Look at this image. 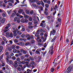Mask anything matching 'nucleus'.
I'll use <instances>...</instances> for the list:
<instances>
[{
	"mask_svg": "<svg viewBox=\"0 0 73 73\" xmlns=\"http://www.w3.org/2000/svg\"><path fill=\"white\" fill-rule=\"evenodd\" d=\"M72 70H73V65L71 64L67 68V69L65 70L64 73H69Z\"/></svg>",
	"mask_w": 73,
	"mask_h": 73,
	"instance_id": "1",
	"label": "nucleus"
},
{
	"mask_svg": "<svg viewBox=\"0 0 73 73\" xmlns=\"http://www.w3.org/2000/svg\"><path fill=\"white\" fill-rule=\"evenodd\" d=\"M13 35L14 36H17V33H17V34L19 35L20 31L17 30H14V31H13Z\"/></svg>",
	"mask_w": 73,
	"mask_h": 73,
	"instance_id": "2",
	"label": "nucleus"
},
{
	"mask_svg": "<svg viewBox=\"0 0 73 73\" xmlns=\"http://www.w3.org/2000/svg\"><path fill=\"white\" fill-rule=\"evenodd\" d=\"M35 36L36 37H37L36 38L37 40H38L40 39V35H39V33H38V31L36 32L35 34Z\"/></svg>",
	"mask_w": 73,
	"mask_h": 73,
	"instance_id": "3",
	"label": "nucleus"
},
{
	"mask_svg": "<svg viewBox=\"0 0 73 73\" xmlns=\"http://www.w3.org/2000/svg\"><path fill=\"white\" fill-rule=\"evenodd\" d=\"M5 21V18L1 17V18H0V21L1 23L2 24H3V23H4V22Z\"/></svg>",
	"mask_w": 73,
	"mask_h": 73,
	"instance_id": "4",
	"label": "nucleus"
},
{
	"mask_svg": "<svg viewBox=\"0 0 73 73\" xmlns=\"http://www.w3.org/2000/svg\"><path fill=\"white\" fill-rule=\"evenodd\" d=\"M56 30L53 29L52 31H51L50 32V36H51L52 35H55V33H56Z\"/></svg>",
	"mask_w": 73,
	"mask_h": 73,
	"instance_id": "5",
	"label": "nucleus"
},
{
	"mask_svg": "<svg viewBox=\"0 0 73 73\" xmlns=\"http://www.w3.org/2000/svg\"><path fill=\"white\" fill-rule=\"evenodd\" d=\"M13 65L14 66V67L16 68V67L17 66V65H17V62L16 61H15L14 63L13 64Z\"/></svg>",
	"mask_w": 73,
	"mask_h": 73,
	"instance_id": "6",
	"label": "nucleus"
},
{
	"mask_svg": "<svg viewBox=\"0 0 73 73\" xmlns=\"http://www.w3.org/2000/svg\"><path fill=\"white\" fill-rule=\"evenodd\" d=\"M34 36L33 35H31V36L27 38V40H29L30 39H34Z\"/></svg>",
	"mask_w": 73,
	"mask_h": 73,
	"instance_id": "7",
	"label": "nucleus"
},
{
	"mask_svg": "<svg viewBox=\"0 0 73 73\" xmlns=\"http://www.w3.org/2000/svg\"><path fill=\"white\" fill-rule=\"evenodd\" d=\"M26 66L27 68H29V67L31 66V64H29L28 65V64H29V62H26Z\"/></svg>",
	"mask_w": 73,
	"mask_h": 73,
	"instance_id": "8",
	"label": "nucleus"
},
{
	"mask_svg": "<svg viewBox=\"0 0 73 73\" xmlns=\"http://www.w3.org/2000/svg\"><path fill=\"white\" fill-rule=\"evenodd\" d=\"M1 62L2 64L0 63V68H2V66H5V63H3V61H1Z\"/></svg>",
	"mask_w": 73,
	"mask_h": 73,
	"instance_id": "9",
	"label": "nucleus"
},
{
	"mask_svg": "<svg viewBox=\"0 0 73 73\" xmlns=\"http://www.w3.org/2000/svg\"><path fill=\"white\" fill-rule=\"evenodd\" d=\"M11 27V24L9 23L7 25V26L5 27V29H8L9 28Z\"/></svg>",
	"mask_w": 73,
	"mask_h": 73,
	"instance_id": "10",
	"label": "nucleus"
},
{
	"mask_svg": "<svg viewBox=\"0 0 73 73\" xmlns=\"http://www.w3.org/2000/svg\"><path fill=\"white\" fill-rule=\"evenodd\" d=\"M40 26L41 27H42L44 28V27H45V23H41L40 24Z\"/></svg>",
	"mask_w": 73,
	"mask_h": 73,
	"instance_id": "11",
	"label": "nucleus"
},
{
	"mask_svg": "<svg viewBox=\"0 0 73 73\" xmlns=\"http://www.w3.org/2000/svg\"><path fill=\"white\" fill-rule=\"evenodd\" d=\"M56 38H57V37L55 36H54L53 38L51 41V42H53L56 39Z\"/></svg>",
	"mask_w": 73,
	"mask_h": 73,
	"instance_id": "12",
	"label": "nucleus"
},
{
	"mask_svg": "<svg viewBox=\"0 0 73 73\" xmlns=\"http://www.w3.org/2000/svg\"><path fill=\"white\" fill-rule=\"evenodd\" d=\"M53 46H52L50 48V49H51V54L52 55L53 54V52L52 51L53 50Z\"/></svg>",
	"mask_w": 73,
	"mask_h": 73,
	"instance_id": "13",
	"label": "nucleus"
},
{
	"mask_svg": "<svg viewBox=\"0 0 73 73\" xmlns=\"http://www.w3.org/2000/svg\"><path fill=\"white\" fill-rule=\"evenodd\" d=\"M18 19L19 18L17 17H16L14 18V21L15 22H16Z\"/></svg>",
	"mask_w": 73,
	"mask_h": 73,
	"instance_id": "14",
	"label": "nucleus"
},
{
	"mask_svg": "<svg viewBox=\"0 0 73 73\" xmlns=\"http://www.w3.org/2000/svg\"><path fill=\"white\" fill-rule=\"evenodd\" d=\"M3 56L4 54H3L0 56V61H1H1H3L1 60V59H2V58H3Z\"/></svg>",
	"mask_w": 73,
	"mask_h": 73,
	"instance_id": "15",
	"label": "nucleus"
},
{
	"mask_svg": "<svg viewBox=\"0 0 73 73\" xmlns=\"http://www.w3.org/2000/svg\"><path fill=\"white\" fill-rule=\"evenodd\" d=\"M24 17L25 19H28V18L29 17V16L25 14V15H24Z\"/></svg>",
	"mask_w": 73,
	"mask_h": 73,
	"instance_id": "16",
	"label": "nucleus"
},
{
	"mask_svg": "<svg viewBox=\"0 0 73 73\" xmlns=\"http://www.w3.org/2000/svg\"><path fill=\"white\" fill-rule=\"evenodd\" d=\"M41 1H39L37 0L36 3L38 5H40L41 4Z\"/></svg>",
	"mask_w": 73,
	"mask_h": 73,
	"instance_id": "17",
	"label": "nucleus"
},
{
	"mask_svg": "<svg viewBox=\"0 0 73 73\" xmlns=\"http://www.w3.org/2000/svg\"><path fill=\"white\" fill-rule=\"evenodd\" d=\"M8 37H13V34L12 33H10Z\"/></svg>",
	"mask_w": 73,
	"mask_h": 73,
	"instance_id": "18",
	"label": "nucleus"
},
{
	"mask_svg": "<svg viewBox=\"0 0 73 73\" xmlns=\"http://www.w3.org/2000/svg\"><path fill=\"white\" fill-rule=\"evenodd\" d=\"M41 4L43 7H44V3H43L42 1H41Z\"/></svg>",
	"mask_w": 73,
	"mask_h": 73,
	"instance_id": "19",
	"label": "nucleus"
},
{
	"mask_svg": "<svg viewBox=\"0 0 73 73\" xmlns=\"http://www.w3.org/2000/svg\"><path fill=\"white\" fill-rule=\"evenodd\" d=\"M15 14L14 13H13L11 16H10V18L11 19H12V17H15Z\"/></svg>",
	"mask_w": 73,
	"mask_h": 73,
	"instance_id": "20",
	"label": "nucleus"
},
{
	"mask_svg": "<svg viewBox=\"0 0 73 73\" xmlns=\"http://www.w3.org/2000/svg\"><path fill=\"white\" fill-rule=\"evenodd\" d=\"M11 48L12 49H14L16 48V45L15 44H13L11 46Z\"/></svg>",
	"mask_w": 73,
	"mask_h": 73,
	"instance_id": "21",
	"label": "nucleus"
},
{
	"mask_svg": "<svg viewBox=\"0 0 73 73\" xmlns=\"http://www.w3.org/2000/svg\"><path fill=\"white\" fill-rule=\"evenodd\" d=\"M37 0H32L31 1V3H36V2H37Z\"/></svg>",
	"mask_w": 73,
	"mask_h": 73,
	"instance_id": "22",
	"label": "nucleus"
},
{
	"mask_svg": "<svg viewBox=\"0 0 73 73\" xmlns=\"http://www.w3.org/2000/svg\"><path fill=\"white\" fill-rule=\"evenodd\" d=\"M25 36L27 38H29V37H30V35L29 34H26L25 35Z\"/></svg>",
	"mask_w": 73,
	"mask_h": 73,
	"instance_id": "23",
	"label": "nucleus"
},
{
	"mask_svg": "<svg viewBox=\"0 0 73 73\" xmlns=\"http://www.w3.org/2000/svg\"><path fill=\"white\" fill-rule=\"evenodd\" d=\"M35 40H31V44H35Z\"/></svg>",
	"mask_w": 73,
	"mask_h": 73,
	"instance_id": "24",
	"label": "nucleus"
},
{
	"mask_svg": "<svg viewBox=\"0 0 73 73\" xmlns=\"http://www.w3.org/2000/svg\"><path fill=\"white\" fill-rule=\"evenodd\" d=\"M73 61V58L71 59V60L68 62V65H70L71 64V62H72Z\"/></svg>",
	"mask_w": 73,
	"mask_h": 73,
	"instance_id": "25",
	"label": "nucleus"
},
{
	"mask_svg": "<svg viewBox=\"0 0 73 73\" xmlns=\"http://www.w3.org/2000/svg\"><path fill=\"white\" fill-rule=\"evenodd\" d=\"M7 49L9 51H11L12 50V48L10 47H8Z\"/></svg>",
	"mask_w": 73,
	"mask_h": 73,
	"instance_id": "26",
	"label": "nucleus"
},
{
	"mask_svg": "<svg viewBox=\"0 0 73 73\" xmlns=\"http://www.w3.org/2000/svg\"><path fill=\"white\" fill-rule=\"evenodd\" d=\"M29 58H30V60L31 61H33L34 60V58H33L32 57H30Z\"/></svg>",
	"mask_w": 73,
	"mask_h": 73,
	"instance_id": "27",
	"label": "nucleus"
},
{
	"mask_svg": "<svg viewBox=\"0 0 73 73\" xmlns=\"http://www.w3.org/2000/svg\"><path fill=\"white\" fill-rule=\"evenodd\" d=\"M32 5L34 7V8H35L36 7V4L35 3H33L32 4Z\"/></svg>",
	"mask_w": 73,
	"mask_h": 73,
	"instance_id": "28",
	"label": "nucleus"
},
{
	"mask_svg": "<svg viewBox=\"0 0 73 73\" xmlns=\"http://www.w3.org/2000/svg\"><path fill=\"white\" fill-rule=\"evenodd\" d=\"M28 27L29 29H31V28H33V26L31 25H29L28 26Z\"/></svg>",
	"mask_w": 73,
	"mask_h": 73,
	"instance_id": "29",
	"label": "nucleus"
},
{
	"mask_svg": "<svg viewBox=\"0 0 73 73\" xmlns=\"http://www.w3.org/2000/svg\"><path fill=\"white\" fill-rule=\"evenodd\" d=\"M21 23H25V19L24 18L22 19H21Z\"/></svg>",
	"mask_w": 73,
	"mask_h": 73,
	"instance_id": "30",
	"label": "nucleus"
},
{
	"mask_svg": "<svg viewBox=\"0 0 73 73\" xmlns=\"http://www.w3.org/2000/svg\"><path fill=\"white\" fill-rule=\"evenodd\" d=\"M30 64L32 65H34V64H35V62L33 61H31L30 62Z\"/></svg>",
	"mask_w": 73,
	"mask_h": 73,
	"instance_id": "31",
	"label": "nucleus"
},
{
	"mask_svg": "<svg viewBox=\"0 0 73 73\" xmlns=\"http://www.w3.org/2000/svg\"><path fill=\"white\" fill-rule=\"evenodd\" d=\"M25 36V35L24 34H22L21 35V37L22 38H24V37Z\"/></svg>",
	"mask_w": 73,
	"mask_h": 73,
	"instance_id": "32",
	"label": "nucleus"
},
{
	"mask_svg": "<svg viewBox=\"0 0 73 73\" xmlns=\"http://www.w3.org/2000/svg\"><path fill=\"white\" fill-rule=\"evenodd\" d=\"M2 16L3 17H6V14H5V13H3L2 14Z\"/></svg>",
	"mask_w": 73,
	"mask_h": 73,
	"instance_id": "33",
	"label": "nucleus"
},
{
	"mask_svg": "<svg viewBox=\"0 0 73 73\" xmlns=\"http://www.w3.org/2000/svg\"><path fill=\"white\" fill-rule=\"evenodd\" d=\"M37 32H42V29H40L38 30Z\"/></svg>",
	"mask_w": 73,
	"mask_h": 73,
	"instance_id": "34",
	"label": "nucleus"
},
{
	"mask_svg": "<svg viewBox=\"0 0 73 73\" xmlns=\"http://www.w3.org/2000/svg\"><path fill=\"white\" fill-rule=\"evenodd\" d=\"M54 68H52L50 69V71H51V72H53L54 71Z\"/></svg>",
	"mask_w": 73,
	"mask_h": 73,
	"instance_id": "35",
	"label": "nucleus"
},
{
	"mask_svg": "<svg viewBox=\"0 0 73 73\" xmlns=\"http://www.w3.org/2000/svg\"><path fill=\"white\" fill-rule=\"evenodd\" d=\"M58 8V7H57V5H55V6L54 7V9H56Z\"/></svg>",
	"mask_w": 73,
	"mask_h": 73,
	"instance_id": "36",
	"label": "nucleus"
},
{
	"mask_svg": "<svg viewBox=\"0 0 73 73\" xmlns=\"http://www.w3.org/2000/svg\"><path fill=\"white\" fill-rule=\"evenodd\" d=\"M35 52L36 54H40V52H39V51L37 50Z\"/></svg>",
	"mask_w": 73,
	"mask_h": 73,
	"instance_id": "37",
	"label": "nucleus"
},
{
	"mask_svg": "<svg viewBox=\"0 0 73 73\" xmlns=\"http://www.w3.org/2000/svg\"><path fill=\"white\" fill-rule=\"evenodd\" d=\"M9 62L10 64H13V62L11 60H9Z\"/></svg>",
	"mask_w": 73,
	"mask_h": 73,
	"instance_id": "38",
	"label": "nucleus"
},
{
	"mask_svg": "<svg viewBox=\"0 0 73 73\" xmlns=\"http://www.w3.org/2000/svg\"><path fill=\"white\" fill-rule=\"evenodd\" d=\"M45 7L46 8H48L49 7V5L48 4H45Z\"/></svg>",
	"mask_w": 73,
	"mask_h": 73,
	"instance_id": "39",
	"label": "nucleus"
},
{
	"mask_svg": "<svg viewBox=\"0 0 73 73\" xmlns=\"http://www.w3.org/2000/svg\"><path fill=\"white\" fill-rule=\"evenodd\" d=\"M25 12L27 14H29V11L28 10H26Z\"/></svg>",
	"mask_w": 73,
	"mask_h": 73,
	"instance_id": "40",
	"label": "nucleus"
},
{
	"mask_svg": "<svg viewBox=\"0 0 73 73\" xmlns=\"http://www.w3.org/2000/svg\"><path fill=\"white\" fill-rule=\"evenodd\" d=\"M47 19H48L49 20H50L51 18V16L49 15L47 17Z\"/></svg>",
	"mask_w": 73,
	"mask_h": 73,
	"instance_id": "41",
	"label": "nucleus"
},
{
	"mask_svg": "<svg viewBox=\"0 0 73 73\" xmlns=\"http://www.w3.org/2000/svg\"><path fill=\"white\" fill-rule=\"evenodd\" d=\"M3 50V47L2 46H0V50L2 51Z\"/></svg>",
	"mask_w": 73,
	"mask_h": 73,
	"instance_id": "42",
	"label": "nucleus"
},
{
	"mask_svg": "<svg viewBox=\"0 0 73 73\" xmlns=\"http://www.w3.org/2000/svg\"><path fill=\"white\" fill-rule=\"evenodd\" d=\"M6 35L8 37L9 35V33L8 32H7L6 33Z\"/></svg>",
	"mask_w": 73,
	"mask_h": 73,
	"instance_id": "43",
	"label": "nucleus"
},
{
	"mask_svg": "<svg viewBox=\"0 0 73 73\" xmlns=\"http://www.w3.org/2000/svg\"><path fill=\"white\" fill-rule=\"evenodd\" d=\"M17 52V50H16V49H14L13 50V52L14 53H16V52Z\"/></svg>",
	"mask_w": 73,
	"mask_h": 73,
	"instance_id": "44",
	"label": "nucleus"
},
{
	"mask_svg": "<svg viewBox=\"0 0 73 73\" xmlns=\"http://www.w3.org/2000/svg\"><path fill=\"white\" fill-rule=\"evenodd\" d=\"M14 42H15L17 43L19 42V40L17 39H15L14 40Z\"/></svg>",
	"mask_w": 73,
	"mask_h": 73,
	"instance_id": "45",
	"label": "nucleus"
},
{
	"mask_svg": "<svg viewBox=\"0 0 73 73\" xmlns=\"http://www.w3.org/2000/svg\"><path fill=\"white\" fill-rule=\"evenodd\" d=\"M8 5H9V6H12L13 5L11 3H8Z\"/></svg>",
	"mask_w": 73,
	"mask_h": 73,
	"instance_id": "46",
	"label": "nucleus"
},
{
	"mask_svg": "<svg viewBox=\"0 0 73 73\" xmlns=\"http://www.w3.org/2000/svg\"><path fill=\"white\" fill-rule=\"evenodd\" d=\"M30 44V43L29 42H27L25 43V45H28Z\"/></svg>",
	"mask_w": 73,
	"mask_h": 73,
	"instance_id": "47",
	"label": "nucleus"
},
{
	"mask_svg": "<svg viewBox=\"0 0 73 73\" xmlns=\"http://www.w3.org/2000/svg\"><path fill=\"white\" fill-rule=\"evenodd\" d=\"M3 40H4V41H7V39H6V38H5V37L3 36Z\"/></svg>",
	"mask_w": 73,
	"mask_h": 73,
	"instance_id": "48",
	"label": "nucleus"
},
{
	"mask_svg": "<svg viewBox=\"0 0 73 73\" xmlns=\"http://www.w3.org/2000/svg\"><path fill=\"white\" fill-rule=\"evenodd\" d=\"M39 9H40V10H41V11H43V8L42 7H40L39 8Z\"/></svg>",
	"mask_w": 73,
	"mask_h": 73,
	"instance_id": "49",
	"label": "nucleus"
},
{
	"mask_svg": "<svg viewBox=\"0 0 73 73\" xmlns=\"http://www.w3.org/2000/svg\"><path fill=\"white\" fill-rule=\"evenodd\" d=\"M33 11L31 10L30 11V14L31 15H33Z\"/></svg>",
	"mask_w": 73,
	"mask_h": 73,
	"instance_id": "50",
	"label": "nucleus"
},
{
	"mask_svg": "<svg viewBox=\"0 0 73 73\" xmlns=\"http://www.w3.org/2000/svg\"><path fill=\"white\" fill-rule=\"evenodd\" d=\"M41 56H38V61H40L41 60Z\"/></svg>",
	"mask_w": 73,
	"mask_h": 73,
	"instance_id": "51",
	"label": "nucleus"
},
{
	"mask_svg": "<svg viewBox=\"0 0 73 73\" xmlns=\"http://www.w3.org/2000/svg\"><path fill=\"white\" fill-rule=\"evenodd\" d=\"M21 60H24V57L23 56H21Z\"/></svg>",
	"mask_w": 73,
	"mask_h": 73,
	"instance_id": "52",
	"label": "nucleus"
},
{
	"mask_svg": "<svg viewBox=\"0 0 73 73\" xmlns=\"http://www.w3.org/2000/svg\"><path fill=\"white\" fill-rule=\"evenodd\" d=\"M28 24L29 25H32V23L30 22H29L28 23Z\"/></svg>",
	"mask_w": 73,
	"mask_h": 73,
	"instance_id": "53",
	"label": "nucleus"
},
{
	"mask_svg": "<svg viewBox=\"0 0 73 73\" xmlns=\"http://www.w3.org/2000/svg\"><path fill=\"white\" fill-rule=\"evenodd\" d=\"M5 55H6V56H8V55H9V52H6L5 53Z\"/></svg>",
	"mask_w": 73,
	"mask_h": 73,
	"instance_id": "54",
	"label": "nucleus"
},
{
	"mask_svg": "<svg viewBox=\"0 0 73 73\" xmlns=\"http://www.w3.org/2000/svg\"><path fill=\"white\" fill-rule=\"evenodd\" d=\"M23 52L24 54H27V51L24 50L23 51Z\"/></svg>",
	"mask_w": 73,
	"mask_h": 73,
	"instance_id": "55",
	"label": "nucleus"
},
{
	"mask_svg": "<svg viewBox=\"0 0 73 73\" xmlns=\"http://www.w3.org/2000/svg\"><path fill=\"white\" fill-rule=\"evenodd\" d=\"M25 57H29V55L28 54H27L25 55Z\"/></svg>",
	"mask_w": 73,
	"mask_h": 73,
	"instance_id": "56",
	"label": "nucleus"
},
{
	"mask_svg": "<svg viewBox=\"0 0 73 73\" xmlns=\"http://www.w3.org/2000/svg\"><path fill=\"white\" fill-rule=\"evenodd\" d=\"M18 63V64H22V62L20 61H19Z\"/></svg>",
	"mask_w": 73,
	"mask_h": 73,
	"instance_id": "57",
	"label": "nucleus"
},
{
	"mask_svg": "<svg viewBox=\"0 0 73 73\" xmlns=\"http://www.w3.org/2000/svg\"><path fill=\"white\" fill-rule=\"evenodd\" d=\"M8 31V29H5L4 30V32H7Z\"/></svg>",
	"mask_w": 73,
	"mask_h": 73,
	"instance_id": "58",
	"label": "nucleus"
},
{
	"mask_svg": "<svg viewBox=\"0 0 73 73\" xmlns=\"http://www.w3.org/2000/svg\"><path fill=\"white\" fill-rule=\"evenodd\" d=\"M44 13L46 15H48V13L46 11H44Z\"/></svg>",
	"mask_w": 73,
	"mask_h": 73,
	"instance_id": "59",
	"label": "nucleus"
},
{
	"mask_svg": "<svg viewBox=\"0 0 73 73\" xmlns=\"http://www.w3.org/2000/svg\"><path fill=\"white\" fill-rule=\"evenodd\" d=\"M5 44V42L4 41H2L1 42V44L2 45H4Z\"/></svg>",
	"mask_w": 73,
	"mask_h": 73,
	"instance_id": "60",
	"label": "nucleus"
},
{
	"mask_svg": "<svg viewBox=\"0 0 73 73\" xmlns=\"http://www.w3.org/2000/svg\"><path fill=\"white\" fill-rule=\"evenodd\" d=\"M6 57H7V58H11V56H7Z\"/></svg>",
	"mask_w": 73,
	"mask_h": 73,
	"instance_id": "61",
	"label": "nucleus"
},
{
	"mask_svg": "<svg viewBox=\"0 0 73 73\" xmlns=\"http://www.w3.org/2000/svg\"><path fill=\"white\" fill-rule=\"evenodd\" d=\"M20 60V59L19 58H17V61H19Z\"/></svg>",
	"mask_w": 73,
	"mask_h": 73,
	"instance_id": "62",
	"label": "nucleus"
},
{
	"mask_svg": "<svg viewBox=\"0 0 73 73\" xmlns=\"http://www.w3.org/2000/svg\"><path fill=\"white\" fill-rule=\"evenodd\" d=\"M12 58L13 60H16V57H15V56L12 57Z\"/></svg>",
	"mask_w": 73,
	"mask_h": 73,
	"instance_id": "63",
	"label": "nucleus"
},
{
	"mask_svg": "<svg viewBox=\"0 0 73 73\" xmlns=\"http://www.w3.org/2000/svg\"><path fill=\"white\" fill-rule=\"evenodd\" d=\"M43 35H44V33L42 32L40 33V36H43Z\"/></svg>",
	"mask_w": 73,
	"mask_h": 73,
	"instance_id": "64",
	"label": "nucleus"
}]
</instances>
